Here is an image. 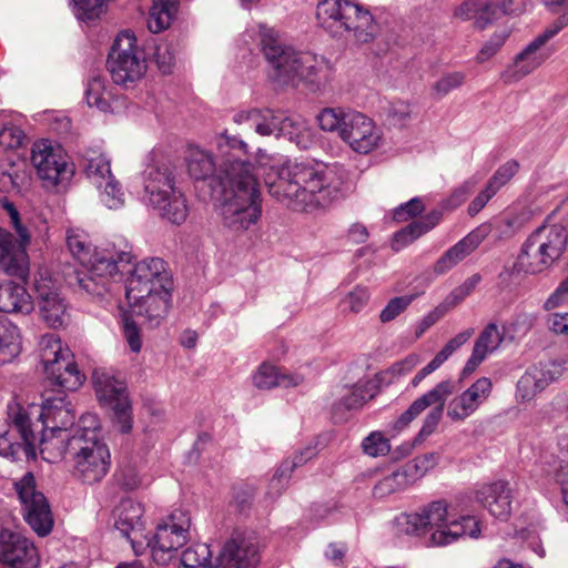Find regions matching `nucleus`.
Masks as SVG:
<instances>
[{
  "label": "nucleus",
  "mask_w": 568,
  "mask_h": 568,
  "mask_svg": "<svg viewBox=\"0 0 568 568\" xmlns=\"http://www.w3.org/2000/svg\"><path fill=\"white\" fill-rule=\"evenodd\" d=\"M503 339L504 331L497 324L489 323L476 338L473 349L486 358L500 346Z\"/></svg>",
  "instance_id": "obj_44"
},
{
  "label": "nucleus",
  "mask_w": 568,
  "mask_h": 568,
  "mask_svg": "<svg viewBox=\"0 0 568 568\" xmlns=\"http://www.w3.org/2000/svg\"><path fill=\"white\" fill-rule=\"evenodd\" d=\"M300 63L297 83L304 81L312 91H320L331 82L332 68L324 58L302 52Z\"/></svg>",
  "instance_id": "obj_32"
},
{
  "label": "nucleus",
  "mask_w": 568,
  "mask_h": 568,
  "mask_svg": "<svg viewBox=\"0 0 568 568\" xmlns=\"http://www.w3.org/2000/svg\"><path fill=\"white\" fill-rule=\"evenodd\" d=\"M474 328H467L450 338L445 346L435 355V359L443 365L458 348L466 344L474 335Z\"/></svg>",
  "instance_id": "obj_54"
},
{
  "label": "nucleus",
  "mask_w": 568,
  "mask_h": 568,
  "mask_svg": "<svg viewBox=\"0 0 568 568\" xmlns=\"http://www.w3.org/2000/svg\"><path fill=\"white\" fill-rule=\"evenodd\" d=\"M181 565L184 568H197L211 566L212 551L204 542L194 544L187 547L181 555Z\"/></svg>",
  "instance_id": "obj_45"
},
{
  "label": "nucleus",
  "mask_w": 568,
  "mask_h": 568,
  "mask_svg": "<svg viewBox=\"0 0 568 568\" xmlns=\"http://www.w3.org/2000/svg\"><path fill=\"white\" fill-rule=\"evenodd\" d=\"M0 561L10 568H38L40 557L33 542L20 532H0Z\"/></svg>",
  "instance_id": "obj_22"
},
{
  "label": "nucleus",
  "mask_w": 568,
  "mask_h": 568,
  "mask_svg": "<svg viewBox=\"0 0 568 568\" xmlns=\"http://www.w3.org/2000/svg\"><path fill=\"white\" fill-rule=\"evenodd\" d=\"M568 232L561 224L545 223L534 230L521 244L514 268L526 274L550 270L565 254Z\"/></svg>",
  "instance_id": "obj_8"
},
{
  "label": "nucleus",
  "mask_w": 568,
  "mask_h": 568,
  "mask_svg": "<svg viewBox=\"0 0 568 568\" xmlns=\"http://www.w3.org/2000/svg\"><path fill=\"white\" fill-rule=\"evenodd\" d=\"M178 12V0H153L148 28L153 33L168 29Z\"/></svg>",
  "instance_id": "obj_43"
},
{
  "label": "nucleus",
  "mask_w": 568,
  "mask_h": 568,
  "mask_svg": "<svg viewBox=\"0 0 568 568\" xmlns=\"http://www.w3.org/2000/svg\"><path fill=\"white\" fill-rule=\"evenodd\" d=\"M21 352V336L18 326L0 320V364L12 362Z\"/></svg>",
  "instance_id": "obj_41"
},
{
  "label": "nucleus",
  "mask_w": 568,
  "mask_h": 568,
  "mask_svg": "<svg viewBox=\"0 0 568 568\" xmlns=\"http://www.w3.org/2000/svg\"><path fill=\"white\" fill-rule=\"evenodd\" d=\"M33 310V301L26 287L13 282L0 284V312L29 314Z\"/></svg>",
  "instance_id": "obj_36"
},
{
  "label": "nucleus",
  "mask_w": 568,
  "mask_h": 568,
  "mask_svg": "<svg viewBox=\"0 0 568 568\" xmlns=\"http://www.w3.org/2000/svg\"><path fill=\"white\" fill-rule=\"evenodd\" d=\"M567 369L568 365L564 359L540 362L531 366L517 382V400L530 402L551 383L558 381Z\"/></svg>",
  "instance_id": "obj_21"
},
{
  "label": "nucleus",
  "mask_w": 568,
  "mask_h": 568,
  "mask_svg": "<svg viewBox=\"0 0 568 568\" xmlns=\"http://www.w3.org/2000/svg\"><path fill=\"white\" fill-rule=\"evenodd\" d=\"M160 290L172 291V276L166 270V263L160 257L144 258L134 265L126 280V298H139L143 293Z\"/></svg>",
  "instance_id": "obj_19"
},
{
  "label": "nucleus",
  "mask_w": 568,
  "mask_h": 568,
  "mask_svg": "<svg viewBox=\"0 0 568 568\" xmlns=\"http://www.w3.org/2000/svg\"><path fill=\"white\" fill-rule=\"evenodd\" d=\"M132 316H138L143 324L156 327L165 318L170 307L171 291L160 290L150 294L143 293L136 300L126 298Z\"/></svg>",
  "instance_id": "obj_30"
},
{
  "label": "nucleus",
  "mask_w": 568,
  "mask_h": 568,
  "mask_svg": "<svg viewBox=\"0 0 568 568\" xmlns=\"http://www.w3.org/2000/svg\"><path fill=\"white\" fill-rule=\"evenodd\" d=\"M221 172L223 179L222 216L234 232H244L262 215V200L255 166L251 163L247 144L240 139L222 138Z\"/></svg>",
  "instance_id": "obj_3"
},
{
  "label": "nucleus",
  "mask_w": 568,
  "mask_h": 568,
  "mask_svg": "<svg viewBox=\"0 0 568 568\" xmlns=\"http://www.w3.org/2000/svg\"><path fill=\"white\" fill-rule=\"evenodd\" d=\"M388 114L395 124L405 125L412 119L413 108L407 102H396L390 105Z\"/></svg>",
  "instance_id": "obj_64"
},
{
  "label": "nucleus",
  "mask_w": 568,
  "mask_h": 568,
  "mask_svg": "<svg viewBox=\"0 0 568 568\" xmlns=\"http://www.w3.org/2000/svg\"><path fill=\"white\" fill-rule=\"evenodd\" d=\"M260 36L262 51L270 65L271 79L282 85L297 84L302 52L284 45L272 28L261 27Z\"/></svg>",
  "instance_id": "obj_16"
},
{
  "label": "nucleus",
  "mask_w": 568,
  "mask_h": 568,
  "mask_svg": "<svg viewBox=\"0 0 568 568\" xmlns=\"http://www.w3.org/2000/svg\"><path fill=\"white\" fill-rule=\"evenodd\" d=\"M84 98L90 108H95L103 113L112 112L113 110L114 94L112 87L100 74H92L88 79Z\"/></svg>",
  "instance_id": "obj_37"
},
{
  "label": "nucleus",
  "mask_w": 568,
  "mask_h": 568,
  "mask_svg": "<svg viewBox=\"0 0 568 568\" xmlns=\"http://www.w3.org/2000/svg\"><path fill=\"white\" fill-rule=\"evenodd\" d=\"M453 390L454 385L450 381H443L438 383L410 404V406L392 424L393 430L396 433L402 432L427 407L434 405V407L427 413L417 435V439H426L438 427L443 417L445 403L448 396L453 394Z\"/></svg>",
  "instance_id": "obj_14"
},
{
  "label": "nucleus",
  "mask_w": 568,
  "mask_h": 568,
  "mask_svg": "<svg viewBox=\"0 0 568 568\" xmlns=\"http://www.w3.org/2000/svg\"><path fill=\"white\" fill-rule=\"evenodd\" d=\"M425 210V205L420 197H413L406 203H403L398 205L393 213V219L396 222H406L420 213H423Z\"/></svg>",
  "instance_id": "obj_57"
},
{
  "label": "nucleus",
  "mask_w": 568,
  "mask_h": 568,
  "mask_svg": "<svg viewBox=\"0 0 568 568\" xmlns=\"http://www.w3.org/2000/svg\"><path fill=\"white\" fill-rule=\"evenodd\" d=\"M57 456L68 455L72 460L73 476L84 484L101 481L111 465V455L103 440L68 438L65 445H58Z\"/></svg>",
  "instance_id": "obj_10"
},
{
  "label": "nucleus",
  "mask_w": 568,
  "mask_h": 568,
  "mask_svg": "<svg viewBox=\"0 0 568 568\" xmlns=\"http://www.w3.org/2000/svg\"><path fill=\"white\" fill-rule=\"evenodd\" d=\"M264 181L278 202L294 211L312 212L344 196L346 172L337 163L287 162L271 166Z\"/></svg>",
  "instance_id": "obj_2"
},
{
  "label": "nucleus",
  "mask_w": 568,
  "mask_h": 568,
  "mask_svg": "<svg viewBox=\"0 0 568 568\" xmlns=\"http://www.w3.org/2000/svg\"><path fill=\"white\" fill-rule=\"evenodd\" d=\"M123 334L133 353H139L142 348L141 332L132 315L123 317Z\"/></svg>",
  "instance_id": "obj_60"
},
{
  "label": "nucleus",
  "mask_w": 568,
  "mask_h": 568,
  "mask_svg": "<svg viewBox=\"0 0 568 568\" xmlns=\"http://www.w3.org/2000/svg\"><path fill=\"white\" fill-rule=\"evenodd\" d=\"M23 138L22 130L12 123L6 112H0V145L6 149L19 148Z\"/></svg>",
  "instance_id": "obj_46"
},
{
  "label": "nucleus",
  "mask_w": 568,
  "mask_h": 568,
  "mask_svg": "<svg viewBox=\"0 0 568 568\" xmlns=\"http://www.w3.org/2000/svg\"><path fill=\"white\" fill-rule=\"evenodd\" d=\"M507 38L508 32L506 30L494 33L493 37L483 45L478 52L477 62L484 63L494 57L504 45Z\"/></svg>",
  "instance_id": "obj_59"
},
{
  "label": "nucleus",
  "mask_w": 568,
  "mask_h": 568,
  "mask_svg": "<svg viewBox=\"0 0 568 568\" xmlns=\"http://www.w3.org/2000/svg\"><path fill=\"white\" fill-rule=\"evenodd\" d=\"M75 414L63 395L45 397L41 408L23 406L16 398L7 405V418L0 419V456L9 460H30L41 452H57L65 445Z\"/></svg>",
  "instance_id": "obj_1"
},
{
  "label": "nucleus",
  "mask_w": 568,
  "mask_h": 568,
  "mask_svg": "<svg viewBox=\"0 0 568 568\" xmlns=\"http://www.w3.org/2000/svg\"><path fill=\"white\" fill-rule=\"evenodd\" d=\"M0 270L9 276L26 280L29 258L23 245L7 230L0 227Z\"/></svg>",
  "instance_id": "obj_28"
},
{
  "label": "nucleus",
  "mask_w": 568,
  "mask_h": 568,
  "mask_svg": "<svg viewBox=\"0 0 568 568\" xmlns=\"http://www.w3.org/2000/svg\"><path fill=\"white\" fill-rule=\"evenodd\" d=\"M84 172L92 184L101 190L108 180L114 178L110 159L99 150H88L84 155Z\"/></svg>",
  "instance_id": "obj_39"
},
{
  "label": "nucleus",
  "mask_w": 568,
  "mask_h": 568,
  "mask_svg": "<svg viewBox=\"0 0 568 568\" xmlns=\"http://www.w3.org/2000/svg\"><path fill=\"white\" fill-rule=\"evenodd\" d=\"M442 220V212L434 210L422 219L416 220L404 229L399 230L394 234L392 241V248L395 252L402 251L404 247L413 243L422 235L433 230Z\"/></svg>",
  "instance_id": "obj_35"
},
{
  "label": "nucleus",
  "mask_w": 568,
  "mask_h": 568,
  "mask_svg": "<svg viewBox=\"0 0 568 568\" xmlns=\"http://www.w3.org/2000/svg\"><path fill=\"white\" fill-rule=\"evenodd\" d=\"M318 128L337 133L352 151L368 154L384 144L381 126L362 112L343 108H324L316 115Z\"/></svg>",
  "instance_id": "obj_7"
},
{
  "label": "nucleus",
  "mask_w": 568,
  "mask_h": 568,
  "mask_svg": "<svg viewBox=\"0 0 568 568\" xmlns=\"http://www.w3.org/2000/svg\"><path fill=\"white\" fill-rule=\"evenodd\" d=\"M93 383L100 404L113 413V426L122 434L130 433L133 417L125 382L111 372L97 371L93 374Z\"/></svg>",
  "instance_id": "obj_15"
},
{
  "label": "nucleus",
  "mask_w": 568,
  "mask_h": 568,
  "mask_svg": "<svg viewBox=\"0 0 568 568\" xmlns=\"http://www.w3.org/2000/svg\"><path fill=\"white\" fill-rule=\"evenodd\" d=\"M417 297V294L397 296L389 300L387 305L382 310L379 314V320L382 323H388L395 320L399 314H402Z\"/></svg>",
  "instance_id": "obj_50"
},
{
  "label": "nucleus",
  "mask_w": 568,
  "mask_h": 568,
  "mask_svg": "<svg viewBox=\"0 0 568 568\" xmlns=\"http://www.w3.org/2000/svg\"><path fill=\"white\" fill-rule=\"evenodd\" d=\"M143 513V506L131 498L122 499L114 510V527L123 537L131 541L135 552L138 551L131 534H138L142 530Z\"/></svg>",
  "instance_id": "obj_33"
},
{
  "label": "nucleus",
  "mask_w": 568,
  "mask_h": 568,
  "mask_svg": "<svg viewBox=\"0 0 568 568\" xmlns=\"http://www.w3.org/2000/svg\"><path fill=\"white\" fill-rule=\"evenodd\" d=\"M296 468V464H281L274 476L270 480L267 494L274 498L281 495L286 487L292 471Z\"/></svg>",
  "instance_id": "obj_56"
},
{
  "label": "nucleus",
  "mask_w": 568,
  "mask_h": 568,
  "mask_svg": "<svg viewBox=\"0 0 568 568\" xmlns=\"http://www.w3.org/2000/svg\"><path fill=\"white\" fill-rule=\"evenodd\" d=\"M146 203L172 224H182L187 215L186 200L175 185V175L168 165L149 166L143 178Z\"/></svg>",
  "instance_id": "obj_9"
},
{
  "label": "nucleus",
  "mask_w": 568,
  "mask_h": 568,
  "mask_svg": "<svg viewBox=\"0 0 568 568\" xmlns=\"http://www.w3.org/2000/svg\"><path fill=\"white\" fill-rule=\"evenodd\" d=\"M363 450L371 457L385 456L390 450L388 439L379 432H373L363 439Z\"/></svg>",
  "instance_id": "obj_52"
},
{
  "label": "nucleus",
  "mask_w": 568,
  "mask_h": 568,
  "mask_svg": "<svg viewBox=\"0 0 568 568\" xmlns=\"http://www.w3.org/2000/svg\"><path fill=\"white\" fill-rule=\"evenodd\" d=\"M466 80V75L460 71H453L444 73L437 81L432 85V94L435 99L440 100L452 91L460 88Z\"/></svg>",
  "instance_id": "obj_47"
},
{
  "label": "nucleus",
  "mask_w": 568,
  "mask_h": 568,
  "mask_svg": "<svg viewBox=\"0 0 568 568\" xmlns=\"http://www.w3.org/2000/svg\"><path fill=\"white\" fill-rule=\"evenodd\" d=\"M258 561L255 544L245 538L233 537L225 542L216 558V568H255Z\"/></svg>",
  "instance_id": "obj_31"
},
{
  "label": "nucleus",
  "mask_w": 568,
  "mask_h": 568,
  "mask_svg": "<svg viewBox=\"0 0 568 568\" xmlns=\"http://www.w3.org/2000/svg\"><path fill=\"white\" fill-rule=\"evenodd\" d=\"M481 277L479 274H474L468 277L462 285L456 287L449 295L452 304L456 305L466 298L474 288L479 284Z\"/></svg>",
  "instance_id": "obj_62"
},
{
  "label": "nucleus",
  "mask_w": 568,
  "mask_h": 568,
  "mask_svg": "<svg viewBox=\"0 0 568 568\" xmlns=\"http://www.w3.org/2000/svg\"><path fill=\"white\" fill-rule=\"evenodd\" d=\"M490 232L489 224H481L447 250L435 263L434 273L443 275L470 255Z\"/></svg>",
  "instance_id": "obj_29"
},
{
  "label": "nucleus",
  "mask_w": 568,
  "mask_h": 568,
  "mask_svg": "<svg viewBox=\"0 0 568 568\" xmlns=\"http://www.w3.org/2000/svg\"><path fill=\"white\" fill-rule=\"evenodd\" d=\"M153 59L162 73H170L175 61L173 45L166 41L156 43Z\"/></svg>",
  "instance_id": "obj_55"
},
{
  "label": "nucleus",
  "mask_w": 568,
  "mask_h": 568,
  "mask_svg": "<svg viewBox=\"0 0 568 568\" xmlns=\"http://www.w3.org/2000/svg\"><path fill=\"white\" fill-rule=\"evenodd\" d=\"M305 120L297 115H287L283 112L265 110L263 123H256V132L261 135L283 136L287 140L301 130Z\"/></svg>",
  "instance_id": "obj_34"
},
{
  "label": "nucleus",
  "mask_w": 568,
  "mask_h": 568,
  "mask_svg": "<svg viewBox=\"0 0 568 568\" xmlns=\"http://www.w3.org/2000/svg\"><path fill=\"white\" fill-rule=\"evenodd\" d=\"M396 525L406 535H423L430 530L433 546H447L462 537L478 538L480 523L474 516H463L459 519H448L447 504L436 500L418 513L402 514L396 518Z\"/></svg>",
  "instance_id": "obj_5"
},
{
  "label": "nucleus",
  "mask_w": 568,
  "mask_h": 568,
  "mask_svg": "<svg viewBox=\"0 0 568 568\" xmlns=\"http://www.w3.org/2000/svg\"><path fill=\"white\" fill-rule=\"evenodd\" d=\"M190 526V517L182 510L173 511L165 523L159 525L153 541H148L153 560L166 564L173 552L186 544Z\"/></svg>",
  "instance_id": "obj_18"
},
{
  "label": "nucleus",
  "mask_w": 568,
  "mask_h": 568,
  "mask_svg": "<svg viewBox=\"0 0 568 568\" xmlns=\"http://www.w3.org/2000/svg\"><path fill=\"white\" fill-rule=\"evenodd\" d=\"M39 356L48 378L65 390H77L85 381L68 346L54 334H45L39 341Z\"/></svg>",
  "instance_id": "obj_11"
},
{
  "label": "nucleus",
  "mask_w": 568,
  "mask_h": 568,
  "mask_svg": "<svg viewBox=\"0 0 568 568\" xmlns=\"http://www.w3.org/2000/svg\"><path fill=\"white\" fill-rule=\"evenodd\" d=\"M480 181V176L473 175L469 179L465 180L458 187H456L450 196L449 203L453 206H458L466 201L468 195L475 190L477 184Z\"/></svg>",
  "instance_id": "obj_61"
},
{
  "label": "nucleus",
  "mask_w": 568,
  "mask_h": 568,
  "mask_svg": "<svg viewBox=\"0 0 568 568\" xmlns=\"http://www.w3.org/2000/svg\"><path fill=\"white\" fill-rule=\"evenodd\" d=\"M100 191L101 202L110 210H118L124 205L125 193L114 178L108 180Z\"/></svg>",
  "instance_id": "obj_48"
},
{
  "label": "nucleus",
  "mask_w": 568,
  "mask_h": 568,
  "mask_svg": "<svg viewBox=\"0 0 568 568\" xmlns=\"http://www.w3.org/2000/svg\"><path fill=\"white\" fill-rule=\"evenodd\" d=\"M566 302H568V276L559 283L557 288L545 301L544 308L550 311Z\"/></svg>",
  "instance_id": "obj_63"
},
{
  "label": "nucleus",
  "mask_w": 568,
  "mask_h": 568,
  "mask_svg": "<svg viewBox=\"0 0 568 568\" xmlns=\"http://www.w3.org/2000/svg\"><path fill=\"white\" fill-rule=\"evenodd\" d=\"M93 437L97 440H103L100 436V420L95 414H83L79 419V427L70 438L87 439Z\"/></svg>",
  "instance_id": "obj_49"
},
{
  "label": "nucleus",
  "mask_w": 568,
  "mask_h": 568,
  "mask_svg": "<svg viewBox=\"0 0 568 568\" xmlns=\"http://www.w3.org/2000/svg\"><path fill=\"white\" fill-rule=\"evenodd\" d=\"M566 27H568V12L560 14L515 55L513 62L501 73L504 83H516L538 69L551 53L545 48L546 43Z\"/></svg>",
  "instance_id": "obj_13"
},
{
  "label": "nucleus",
  "mask_w": 568,
  "mask_h": 568,
  "mask_svg": "<svg viewBox=\"0 0 568 568\" xmlns=\"http://www.w3.org/2000/svg\"><path fill=\"white\" fill-rule=\"evenodd\" d=\"M65 241L71 254L87 270L83 275L78 273V284L92 296H104L110 292V280L118 274L119 264L131 262L129 252L115 254L108 250H92L88 234L81 229H69Z\"/></svg>",
  "instance_id": "obj_4"
},
{
  "label": "nucleus",
  "mask_w": 568,
  "mask_h": 568,
  "mask_svg": "<svg viewBox=\"0 0 568 568\" xmlns=\"http://www.w3.org/2000/svg\"><path fill=\"white\" fill-rule=\"evenodd\" d=\"M229 138V139H237L236 136H231L227 134H220L216 136V149L217 153L215 158L212 154L199 146H191L187 150L186 155V164L187 171L191 178L194 180L210 181V185L214 182H217L222 186V180L220 175L221 172V152L219 148L220 139Z\"/></svg>",
  "instance_id": "obj_26"
},
{
  "label": "nucleus",
  "mask_w": 568,
  "mask_h": 568,
  "mask_svg": "<svg viewBox=\"0 0 568 568\" xmlns=\"http://www.w3.org/2000/svg\"><path fill=\"white\" fill-rule=\"evenodd\" d=\"M74 13L79 20L89 21L99 18L103 12L105 0H72Z\"/></svg>",
  "instance_id": "obj_53"
},
{
  "label": "nucleus",
  "mask_w": 568,
  "mask_h": 568,
  "mask_svg": "<svg viewBox=\"0 0 568 568\" xmlns=\"http://www.w3.org/2000/svg\"><path fill=\"white\" fill-rule=\"evenodd\" d=\"M369 291L365 286L357 285L343 300V305L352 313H359L369 300Z\"/></svg>",
  "instance_id": "obj_58"
},
{
  "label": "nucleus",
  "mask_w": 568,
  "mask_h": 568,
  "mask_svg": "<svg viewBox=\"0 0 568 568\" xmlns=\"http://www.w3.org/2000/svg\"><path fill=\"white\" fill-rule=\"evenodd\" d=\"M518 169L519 163L516 160L507 161L496 170L486 185L490 186L497 194V192L514 178Z\"/></svg>",
  "instance_id": "obj_51"
},
{
  "label": "nucleus",
  "mask_w": 568,
  "mask_h": 568,
  "mask_svg": "<svg viewBox=\"0 0 568 568\" xmlns=\"http://www.w3.org/2000/svg\"><path fill=\"white\" fill-rule=\"evenodd\" d=\"M253 384L260 389H271L273 387L297 386L303 383L304 377L301 374H282L280 371L268 364H262L252 376Z\"/></svg>",
  "instance_id": "obj_38"
},
{
  "label": "nucleus",
  "mask_w": 568,
  "mask_h": 568,
  "mask_svg": "<svg viewBox=\"0 0 568 568\" xmlns=\"http://www.w3.org/2000/svg\"><path fill=\"white\" fill-rule=\"evenodd\" d=\"M14 488L26 521L39 536H47L52 530L53 518L45 496L37 489L33 474L26 473L14 483Z\"/></svg>",
  "instance_id": "obj_17"
},
{
  "label": "nucleus",
  "mask_w": 568,
  "mask_h": 568,
  "mask_svg": "<svg viewBox=\"0 0 568 568\" xmlns=\"http://www.w3.org/2000/svg\"><path fill=\"white\" fill-rule=\"evenodd\" d=\"M31 162L38 176L49 185H58L73 175V168L69 164L64 151L48 140L33 144Z\"/></svg>",
  "instance_id": "obj_20"
},
{
  "label": "nucleus",
  "mask_w": 568,
  "mask_h": 568,
  "mask_svg": "<svg viewBox=\"0 0 568 568\" xmlns=\"http://www.w3.org/2000/svg\"><path fill=\"white\" fill-rule=\"evenodd\" d=\"M34 288L42 320L53 328L62 327L68 320L67 303L50 276L40 274Z\"/></svg>",
  "instance_id": "obj_23"
},
{
  "label": "nucleus",
  "mask_w": 568,
  "mask_h": 568,
  "mask_svg": "<svg viewBox=\"0 0 568 568\" xmlns=\"http://www.w3.org/2000/svg\"><path fill=\"white\" fill-rule=\"evenodd\" d=\"M409 483V468H397L375 484L373 496L377 499L387 498L393 494L404 491Z\"/></svg>",
  "instance_id": "obj_42"
},
{
  "label": "nucleus",
  "mask_w": 568,
  "mask_h": 568,
  "mask_svg": "<svg viewBox=\"0 0 568 568\" xmlns=\"http://www.w3.org/2000/svg\"><path fill=\"white\" fill-rule=\"evenodd\" d=\"M516 12L514 0H465L454 12L463 20H473L478 29H485L495 19Z\"/></svg>",
  "instance_id": "obj_25"
},
{
  "label": "nucleus",
  "mask_w": 568,
  "mask_h": 568,
  "mask_svg": "<svg viewBox=\"0 0 568 568\" xmlns=\"http://www.w3.org/2000/svg\"><path fill=\"white\" fill-rule=\"evenodd\" d=\"M474 497L495 518L506 520L511 514V488L506 480L478 486Z\"/></svg>",
  "instance_id": "obj_27"
},
{
  "label": "nucleus",
  "mask_w": 568,
  "mask_h": 568,
  "mask_svg": "<svg viewBox=\"0 0 568 568\" xmlns=\"http://www.w3.org/2000/svg\"><path fill=\"white\" fill-rule=\"evenodd\" d=\"M316 24L335 39L367 43L377 33V23L371 11L352 0H320Z\"/></svg>",
  "instance_id": "obj_6"
},
{
  "label": "nucleus",
  "mask_w": 568,
  "mask_h": 568,
  "mask_svg": "<svg viewBox=\"0 0 568 568\" xmlns=\"http://www.w3.org/2000/svg\"><path fill=\"white\" fill-rule=\"evenodd\" d=\"M108 69L113 82L126 88L145 74L146 62L131 31H122L114 39L108 57Z\"/></svg>",
  "instance_id": "obj_12"
},
{
  "label": "nucleus",
  "mask_w": 568,
  "mask_h": 568,
  "mask_svg": "<svg viewBox=\"0 0 568 568\" xmlns=\"http://www.w3.org/2000/svg\"><path fill=\"white\" fill-rule=\"evenodd\" d=\"M493 382L488 377L476 379L462 394L452 398L447 405V417L453 422H464L474 415L489 398Z\"/></svg>",
  "instance_id": "obj_24"
},
{
  "label": "nucleus",
  "mask_w": 568,
  "mask_h": 568,
  "mask_svg": "<svg viewBox=\"0 0 568 568\" xmlns=\"http://www.w3.org/2000/svg\"><path fill=\"white\" fill-rule=\"evenodd\" d=\"M371 398H373V394L369 383L358 382L353 386H344L342 388L334 408L336 410L359 409Z\"/></svg>",
  "instance_id": "obj_40"
}]
</instances>
